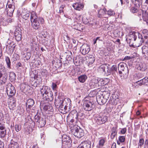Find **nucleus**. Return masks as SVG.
<instances>
[{"mask_svg":"<svg viewBox=\"0 0 148 148\" xmlns=\"http://www.w3.org/2000/svg\"><path fill=\"white\" fill-rule=\"evenodd\" d=\"M91 147L90 142L85 140L82 142L77 148H91Z\"/></svg>","mask_w":148,"mask_h":148,"instance_id":"14","label":"nucleus"},{"mask_svg":"<svg viewBox=\"0 0 148 148\" xmlns=\"http://www.w3.org/2000/svg\"><path fill=\"white\" fill-rule=\"evenodd\" d=\"M6 88L8 95L12 97L15 94V89L14 86L11 83H8L6 85Z\"/></svg>","mask_w":148,"mask_h":148,"instance_id":"9","label":"nucleus"},{"mask_svg":"<svg viewBox=\"0 0 148 148\" xmlns=\"http://www.w3.org/2000/svg\"><path fill=\"white\" fill-rule=\"evenodd\" d=\"M95 101L92 100H84L83 104L84 109L87 111H91L95 107Z\"/></svg>","mask_w":148,"mask_h":148,"instance_id":"4","label":"nucleus"},{"mask_svg":"<svg viewBox=\"0 0 148 148\" xmlns=\"http://www.w3.org/2000/svg\"><path fill=\"white\" fill-rule=\"evenodd\" d=\"M15 130L18 132L21 130V126L18 125H16L15 126Z\"/></svg>","mask_w":148,"mask_h":148,"instance_id":"55","label":"nucleus"},{"mask_svg":"<svg viewBox=\"0 0 148 148\" xmlns=\"http://www.w3.org/2000/svg\"><path fill=\"white\" fill-rule=\"evenodd\" d=\"M8 3V2L7 4V5ZM6 6H7V5H6ZM8 8H6V10H8V11H10L11 12V13H13L15 9L14 5L12 4H9L8 5Z\"/></svg>","mask_w":148,"mask_h":148,"instance_id":"31","label":"nucleus"},{"mask_svg":"<svg viewBox=\"0 0 148 148\" xmlns=\"http://www.w3.org/2000/svg\"><path fill=\"white\" fill-rule=\"evenodd\" d=\"M142 17L143 20L148 24V13L146 11L142 10Z\"/></svg>","mask_w":148,"mask_h":148,"instance_id":"25","label":"nucleus"},{"mask_svg":"<svg viewBox=\"0 0 148 148\" xmlns=\"http://www.w3.org/2000/svg\"><path fill=\"white\" fill-rule=\"evenodd\" d=\"M125 138L124 136H119V140L121 143L124 142L125 141Z\"/></svg>","mask_w":148,"mask_h":148,"instance_id":"52","label":"nucleus"},{"mask_svg":"<svg viewBox=\"0 0 148 148\" xmlns=\"http://www.w3.org/2000/svg\"><path fill=\"white\" fill-rule=\"evenodd\" d=\"M31 56V53L30 52H25L23 54V56L25 58V59L27 60H29Z\"/></svg>","mask_w":148,"mask_h":148,"instance_id":"33","label":"nucleus"},{"mask_svg":"<svg viewBox=\"0 0 148 148\" xmlns=\"http://www.w3.org/2000/svg\"><path fill=\"white\" fill-rule=\"evenodd\" d=\"M127 129L126 128L121 129L120 133L121 134H124L126 132Z\"/></svg>","mask_w":148,"mask_h":148,"instance_id":"57","label":"nucleus"},{"mask_svg":"<svg viewBox=\"0 0 148 148\" xmlns=\"http://www.w3.org/2000/svg\"><path fill=\"white\" fill-rule=\"evenodd\" d=\"M5 130L4 125L0 123V130Z\"/></svg>","mask_w":148,"mask_h":148,"instance_id":"62","label":"nucleus"},{"mask_svg":"<svg viewBox=\"0 0 148 148\" xmlns=\"http://www.w3.org/2000/svg\"><path fill=\"white\" fill-rule=\"evenodd\" d=\"M108 117L106 115L99 114L94 118L95 122L98 125L104 123L108 120Z\"/></svg>","mask_w":148,"mask_h":148,"instance_id":"7","label":"nucleus"},{"mask_svg":"<svg viewBox=\"0 0 148 148\" xmlns=\"http://www.w3.org/2000/svg\"><path fill=\"white\" fill-rule=\"evenodd\" d=\"M9 77V79L11 81H13L15 79L16 75L15 73L12 72L10 73Z\"/></svg>","mask_w":148,"mask_h":148,"instance_id":"37","label":"nucleus"},{"mask_svg":"<svg viewBox=\"0 0 148 148\" xmlns=\"http://www.w3.org/2000/svg\"><path fill=\"white\" fill-rule=\"evenodd\" d=\"M100 80V78H95L94 79H93V81H94V83L95 84H97L99 83Z\"/></svg>","mask_w":148,"mask_h":148,"instance_id":"59","label":"nucleus"},{"mask_svg":"<svg viewBox=\"0 0 148 148\" xmlns=\"http://www.w3.org/2000/svg\"><path fill=\"white\" fill-rule=\"evenodd\" d=\"M13 46H14V49H15L16 45L14 42H12L10 43L9 46L8 47H9L12 48H13Z\"/></svg>","mask_w":148,"mask_h":148,"instance_id":"61","label":"nucleus"},{"mask_svg":"<svg viewBox=\"0 0 148 148\" xmlns=\"http://www.w3.org/2000/svg\"><path fill=\"white\" fill-rule=\"evenodd\" d=\"M73 62L77 66L78 65L79 62H78L77 60V58L76 57L73 58Z\"/></svg>","mask_w":148,"mask_h":148,"instance_id":"60","label":"nucleus"},{"mask_svg":"<svg viewBox=\"0 0 148 148\" xmlns=\"http://www.w3.org/2000/svg\"><path fill=\"white\" fill-rule=\"evenodd\" d=\"M46 123V121L45 119L41 118L38 122L36 123V124L38 125V126L40 127H44Z\"/></svg>","mask_w":148,"mask_h":148,"instance_id":"28","label":"nucleus"},{"mask_svg":"<svg viewBox=\"0 0 148 148\" xmlns=\"http://www.w3.org/2000/svg\"><path fill=\"white\" fill-rule=\"evenodd\" d=\"M118 70H121L123 71V74L124 75V78H127L129 74L128 69L126 63L124 62H120L118 65Z\"/></svg>","mask_w":148,"mask_h":148,"instance_id":"6","label":"nucleus"},{"mask_svg":"<svg viewBox=\"0 0 148 148\" xmlns=\"http://www.w3.org/2000/svg\"><path fill=\"white\" fill-rule=\"evenodd\" d=\"M42 97L44 100L48 101H51L53 99V97L52 91L51 90L50 91Z\"/></svg>","mask_w":148,"mask_h":148,"instance_id":"16","label":"nucleus"},{"mask_svg":"<svg viewBox=\"0 0 148 148\" xmlns=\"http://www.w3.org/2000/svg\"><path fill=\"white\" fill-rule=\"evenodd\" d=\"M148 36H144L143 38L142 35L138 32H133L130 33L129 36V39L134 41L138 44V46L141 45L142 43L145 42V44L148 45Z\"/></svg>","mask_w":148,"mask_h":148,"instance_id":"1","label":"nucleus"},{"mask_svg":"<svg viewBox=\"0 0 148 148\" xmlns=\"http://www.w3.org/2000/svg\"><path fill=\"white\" fill-rule=\"evenodd\" d=\"M10 101L8 102V104L10 109L13 110L16 106V101L12 97L10 99Z\"/></svg>","mask_w":148,"mask_h":148,"instance_id":"20","label":"nucleus"},{"mask_svg":"<svg viewBox=\"0 0 148 148\" xmlns=\"http://www.w3.org/2000/svg\"><path fill=\"white\" fill-rule=\"evenodd\" d=\"M106 13L110 16H112L115 14V12L113 10L110 9L108 11H106Z\"/></svg>","mask_w":148,"mask_h":148,"instance_id":"49","label":"nucleus"},{"mask_svg":"<svg viewBox=\"0 0 148 148\" xmlns=\"http://www.w3.org/2000/svg\"><path fill=\"white\" fill-rule=\"evenodd\" d=\"M135 6L139 8L141 4V1L142 0H131Z\"/></svg>","mask_w":148,"mask_h":148,"instance_id":"32","label":"nucleus"},{"mask_svg":"<svg viewBox=\"0 0 148 148\" xmlns=\"http://www.w3.org/2000/svg\"><path fill=\"white\" fill-rule=\"evenodd\" d=\"M87 78V77L85 75H81L78 77L79 81L81 83H84Z\"/></svg>","mask_w":148,"mask_h":148,"instance_id":"30","label":"nucleus"},{"mask_svg":"<svg viewBox=\"0 0 148 148\" xmlns=\"http://www.w3.org/2000/svg\"><path fill=\"white\" fill-rule=\"evenodd\" d=\"M111 133H117V128L114 127H112L111 130Z\"/></svg>","mask_w":148,"mask_h":148,"instance_id":"56","label":"nucleus"},{"mask_svg":"<svg viewBox=\"0 0 148 148\" xmlns=\"http://www.w3.org/2000/svg\"><path fill=\"white\" fill-rule=\"evenodd\" d=\"M7 51L8 53L9 54H12L14 52V46H13V48L9 47H8V45L7 46Z\"/></svg>","mask_w":148,"mask_h":148,"instance_id":"41","label":"nucleus"},{"mask_svg":"<svg viewBox=\"0 0 148 148\" xmlns=\"http://www.w3.org/2000/svg\"><path fill=\"white\" fill-rule=\"evenodd\" d=\"M51 88L53 90H56L58 88V87L56 83H52Z\"/></svg>","mask_w":148,"mask_h":148,"instance_id":"54","label":"nucleus"},{"mask_svg":"<svg viewBox=\"0 0 148 148\" xmlns=\"http://www.w3.org/2000/svg\"><path fill=\"white\" fill-rule=\"evenodd\" d=\"M55 104L57 107H59V108L62 110H67L66 107H64V106L62 103V101L61 100H57L55 102Z\"/></svg>","mask_w":148,"mask_h":148,"instance_id":"17","label":"nucleus"},{"mask_svg":"<svg viewBox=\"0 0 148 148\" xmlns=\"http://www.w3.org/2000/svg\"><path fill=\"white\" fill-rule=\"evenodd\" d=\"M106 14V10L105 8L103 9H101L98 12V17L99 18L104 17Z\"/></svg>","mask_w":148,"mask_h":148,"instance_id":"24","label":"nucleus"},{"mask_svg":"<svg viewBox=\"0 0 148 148\" xmlns=\"http://www.w3.org/2000/svg\"><path fill=\"white\" fill-rule=\"evenodd\" d=\"M73 7L75 10H80L83 8L84 6L82 3H80L77 2L73 3Z\"/></svg>","mask_w":148,"mask_h":148,"instance_id":"23","label":"nucleus"},{"mask_svg":"<svg viewBox=\"0 0 148 148\" xmlns=\"http://www.w3.org/2000/svg\"><path fill=\"white\" fill-rule=\"evenodd\" d=\"M45 110H47L49 111H53V108L51 105H45L43 108Z\"/></svg>","mask_w":148,"mask_h":148,"instance_id":"36","label":"nucleus"},{"mask_svg":"<svg viewBox=\"0 0 148 148\" xmlns=\"http://www.w3.org/2000/svg\"><path fill=\"white\" fill-rule=\"evenodd\" d=\"M144 143V139L143 138L140 139L139 140V142L138 145V148H139V146L140 148H141L142 145H143Z\"/></svg>","mask_w":148,"mask_h":148,"instance_id":"48","label":"nucleus"},{"mask_svg":"<svg viewBox=\"0 0 148 148\" xmlns=\"http://www.w3.org/2000/svg\"><path fill=\"white\" fill-rule=\"evenodd\" d=\"M109 66L108 68H107L106 69L105 71L104 72L107 75H110L111 73L110 69V70H109Z\"/></svg>","mask_w":148,"mask_h":148,"instance_id":"51","label":"nucleus"},{"mask_svg":"<svg viewBox=\"0 0 148 148\" xmlns=\"http://www.w3.org/2000/svg\"><path fill=\"white\" fill-rule=\"evenodd\" d=\"M5 61L7 65V67L9 69H11V62L9 58L6 56L5 58Z\"/></svg>","mask_w":148,"mask_h":148,"instance_id":"39","label":"nucleus"},{"mask_svg":"<svg viewBox=\"0 0 148 148\" xmlns=\"http://www.w3.org/2000/svg\"><path fill=\"white\" fill-rule=\"evenodd\" d=\"M62 143L63 145L70 146L72 143V140L69 136L66 134H64L62 136Z\"/></svg>","mask_w":148,"mask_h":148,"instance_id":"12","label":"nucleus"},{"mask_svg":"<svg viewBox=\"0 0 148 148\" xmlns=\"http://www.w3.org/2000/svg\"><path fill=\"white\" fill-rule=\"evenodd\" d=\"M30 18L31 21H32L33 20L38 18V17L36 15V14L35 12L32 11L31 12Z\"/></svg>","mask_w":148,"mask_h":148,"instance_id":"34","label":"nucleus"},{"mask_svg":"<svg viewBox=\"0 0 148 148\" xmlns=\"http://www.w3.org/2000/svg\"><path fill=\"white\" fill-rule=\"evenodd\" d=\"M142 85L148 86V77H146L143 79L138 80L134 83L133 85L134 87L137 88L139 86H141Z\"/></svg>","mask_w":148,"mask_h":148,"instance_id":"8","label":"nucleus"},{"mask_svg":"<svg viewBox=\"0 0 148 148\" xmlns=\"http://www.w3.org/2000/svg\"><path fill=\"white\" fill-rule=\"evenodd\" d=\"M88 59H87V62L88 63V66L92 64L95 62V58L92 55H90L88 57L87 56Z\"/></svg>","mask_w":148,"mask_h":148,"instance_id":"26","label":"nucleus"},{"mask_svg":"<svg viewBox=\"0 0 148 148\" xmlns=\"http://www.w3.org/2000/svg\"><path fill=\"white\" fill-rule=\"evenodd\" d=\"M34 104V101L32 99H29L27 100L26 103L27 109H31Z\"/></svg>","mask_w":148,"mask_h":148,"instance_id":"22","label":"nucleus"},{"mask_svg":"<svg viewBox=\"0 0 148 148\" xmlns=\"http://www.w3.org/2000/svg\"><path fill=\"white\" fill-rule=\"evenodd\" d=\"M71 101L70 99L68 98H66L62 101V103L64 105V107H66L67 108L68 106H69L71 104Z\"/></svg>","mask_w":148,"mask_h":148,"instance_id":"27","label":"nucleus"},{"mask_svg":"<svg viewBox=\"0 0 148 148\" xmlns=\"http://www.w3.org/2000/svg\"><path fill=\"white\" fill-rule=\"evenodd\" d=\"M109 66H110V65L108 64H105L101 65L99 68L104 72L105 71L106 69L107 68H108L109 67Z\"/></svg>","mask_w":148,"mask_h":148,"instance_id":"40","label":"nucleus"},{"mask_svg":"<svg viewBox=\"0 0 148 148\" xmlns=\"http://www.w3.org/2000/svg\"><path fill=\"white\" fill-rule=\"evenodd\" d=\"M34 121L36 123L39 121L40 119H41L40 117V114H37L34 116Z\"/></svg>","mask_w":148,"mask_h":148,"instance_id":"43","label":"nucleus"},{"mask_svg":"<svg viewBox=\"0 0 148 148\" xmlns=\"http://www.w3.org/2000/svg\"><path fill=\"white\" fill-rule=\"evenodd\" d=\"M143 56L146 59L148 58V47L146 46H143L142 47Z\"/></svg>","mask_w":148,"mask_h":148,"instance_id":"19","label":"nucleus"},{"mask_svg":"<svg viewBox=\"0 0 148 148\" xmlns=\"http://www.w3.org/2000/svg\"><path fill=\"white\" fill-rule=\"evenodd\" d=\"M7 76H3L1 79H0V84L3 85L5 84L6 81Z\"/></svg>","mask_w":148,"mask_h":148,"instance_id":"45","label":"nucleus"},{"mask_svg":"<svg viewBox=\"0 0 148 148\" xmlns=\"http://www.w3.org/2000/svg\"><path fill=\"white\" fill-rule=\"evenodd\" d=\"M83 115V114L81 112H79L78 113H76V115L75 118L77 119L78 118V116L81 117Z\"/></svg>","mask_w":148,"mask_h":148,"instance_id":"58","label":"nucleus"},{"mask_svg":"<svg viewBox=\"0 0 148 148\" xmlns=\"http://www.w3.org/2000/svg\"><path fill=\"white\" fill-rule=\"evenodd\" d=\"M105 142V140L103 139H101L99 141V145L100 147H102L104 145Z\"/></svg>","mask_w":148,"mask_h":148,"instance_id":"50","label":"nucleus"},{"mask_svg":"<svg viewBox=\"0 0 148 148\" xmlns=\"http://www.w3.org/2000/svg\"><path fill=\"white\" fill-rule=\"evenodd\" d=\"M96 24V22L95 20L93 18L90 19L88 25L93 26L94 25Z\"/></svg>","mask_w":148,"mask_h":148,"instance_id":"47","label":"nucleus"},{"mask_svg":"<svg viewBox=\"0 0 148 148\" xmlns=\"http://www.w3.org/2000/svg\"><path fill=\"white\" fill-rule=\"evenodd\" d=\"M136 68L138 70L144 71L147 69V66L144 63H140L136 65Z\"/></svg>","mask_w":148,"mask_h":148,"instance_id":"18","label":"nucleus"},{"mask_svg":"<svg viewBox=\"0 0 148 148\" xmlns=\"http://www.w3.org/2000/svg\"><path fill=\"white\" fill-rule=\"evenodd\" d=\"M3 76H7V73L4 66L2 65H0V78Z\"/></svg>","mask_w":148,"mask_h":148,"instance_id":"21","label":"nucleus"},{"mask_svg":"<svg viewBox=\"0 0 148 148\" xmlns=\"http://www.w3.org/2000/svg\"><path fill=\"white\" fill-rule=\"evenodd\" d=\"M32 26L33 28L36 30L39 29L40 27V24L44 23V20L42 17H38L36 19L31 21Z\"/></svg>","mask_w":148,"mask_h":148,"instance_id":"5","label":"nucleus"},{"mask_svg":"<svg viewBox=\"0 0 148 148\" xmlns=\"http://www.w3.org/2000/svg\"><path fill=\"white\" fill-rule=\"evenodd\" d=\"M130 11L132 13H136L138 11L137 9L134 7H132L130 8Z\"/></svg>","mask_w":148,"mask_h":148,"instance_id":"53","label":"nucleus"},{"mask_svg":"<svg viewBox=\"0 0 148 148\" xmlns=\"http://www.w3.org/2000/svg\"><path fill=\"white\" fill-rule=\"evenodd\" d=\"M21 30L20 28L17 27L16 28L14 35L15 40L17 42L20 41L22 38Z\"/></svg>","mask_w":148,"mask_h":148,"instance_id":"11","label":"nucleus"},{"mask_svg":"<svg viewBox=\"0 0 148 148\" xmlns=\"http://www.w3.org/2000/svg\"><path fill=\"white\" fill-rule=\"evenodd\" d=\"M50 90V88L48 86H43L41 88H40V91L41 95L42 97L46 95Z\"/></svg>","mask_w":148,"mask_h":148,"instance_id":"15","label":"nucleus"},{"mask_svg":"<svg viewBox=\"0 0 148 148\" xmlns=\"http://www.w3.org/2000/svg\"><path fill=\"white\" fill-rule=\"evenodd\" d=\"M102 95L98 93L96 95L97 101L100 105L105 103L110 96V93L108 92L104 91Z\"/></svg>","mask_w":148,"mask_h":148,"instance_id":"2","label":"nucleus"},{"mask_svg":"<svg viewBox=\"0 0 148 148\" xmlns=\"http://www.w3.org/2000/svg\"><path fill=\"white\" fill-rule=\"evenodd\" d=\"M71 131L72 134L77 138H80L84 135V130L77 126H75Z\"/></svg>","mask_w":148,"mask_h":148,"instance_id":"3","label":"nucleus"},{"mask_svg":"<svg viewBox=\"0 0 148 148\" xmlns=\"http://www.w3.org/2000/svg\"><path fill=\"white\" fill-rule=\"evenodd\" d=\"M90 50L89 46L86 44H84L80 47V51L83 55H85L88 53Z\"/></svg>","mask_w":148,"mask_h":148,"instance_id":"13","label":"nucleus"},{"mask_svg":"<svg viewBox=\"0 0 148 148\" xmlns=\"http://www.w3.org/2000/svg\"><path fill=\"white\" fill-rule=\"evenodd\" d=\"M65 55L66 56V59H72V54L71 52L67 50L65 52Z\"/></svg>","mask_w":148,"mask_h":148,"instance_id":"35","label":"nucleus"},{"mask_svg":"<svg viewBox=\"0 0 148 148\" xmlns=\"http://www.w3.org/2000/svg\"><path fill=\"white\" fill-rule=\"evenodd\" d=\"M110 69L111 71V73L112 74L114 73V72L116 71L117 70V68L116 65H113Z\"/></svg>","mask_w":148,"mask_h":148,"instance_id":"46","label":"nucleus"},{"mask_svg":"<svg viewBox=\"0 0 148 148\" xmlns=\"http://www.w3.org/2000/svg\"><path fill=\"white\" fill-rule=\"evenodd\" d=\"M6 12H7V14L8 16H9L10 17L11 16L13 15V13H11V12L10 11H9L6 10Z\"/></svg>","mask_w":148,"mask_h":148,"instance_id":"63","label":"nucleus"},{"mask_svg":"<svg viewBox=\"0 0 148 148\" xmlns=\"http://www.w3.org/2000/svg\"><path fill=\"white\" fill-rule=\"evenodd\" d=\"M17 14L18 15H21L22 17L25 20H27L29 16V12L25 9H22L21 11L18 10Z\"/></svg>","mask_w":148,"mask_h":148,"instance_id":"10","label":"nucleus"},{"mask_svg":"<svg viewBox=\"0 0 148 148\" xmlns=\"http://www.w3.org/2000/svg\"><path fill=\"white\" fill-rule=\"evenodd\" d=\"M6 133V130H0V137L3 138L5 136Z\"/></svg>","mask_w":148,"mask_h":148,"instance_id":"44","label":"nucleus"},{"mask_svg":"<svg viewBox=\"0 0 148 148\" xmlns=\"http://www.w3.org/2000/svg\"><path fill=\"white\" fill-rule=\"evenodd\" d=\"M8 148H19V147L17 142L11 140Z\"/></svg>","mask_w":148,"mask_h":148,"instance_id":"29","label":"nucleus"},{"mask_svg":"<svg viewBox=\"0 0 148 148\" xmlns=\"http://www.w3.org/2000/svg\"><path fill=\"white\" fill-rule=\"evenodd\" d=\"M148 147V140L146 139L145 142V148Z\"/></svg>","mask_w":148,"mask_h":148,"instance_id":"64","label":"nucleus"},{"mask_svg":"<svg viewBox=\"0 0 148 148\" xmlns=\"http://www.w3.org/2000/svg\"><path fill=\"white\" fill-rule=\"evenodd\" d=\"M77 28L75 29L80 31H82L84 29V27L80 24H77L76 25Z\"/></svg>","mask_w":148,"mask_h":148,"instance_id":"42","label":"nucleus"},{"mask_svg":"<svg viewBox=\"0 0 148 148\" xmlns=\"http://www.w3.org/2000/svg\"><path fill=\"white\" fill-rule=\"evenodd\" d=\"M66 6L64 5H62L59 8V13H64V12L66 10Z\"/></svg>","mask_w":148,"mask_h":148,"instance_id":"38","label":"nucleus"}]
</instances>
